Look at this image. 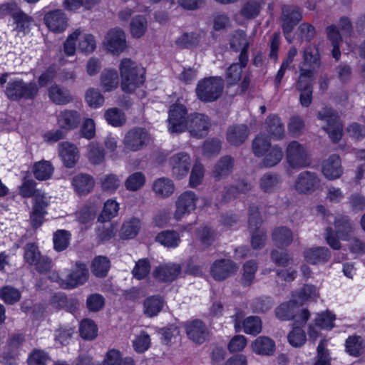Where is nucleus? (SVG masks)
Masks as SVG:
<instances>
[{
  "label": "nucleus",
  "instance_id": "a878e982",
  "mask_svg": "<svg viewBox=\"0 0 365 365\" xmlns=\"http://www.w3.org/2000/svg\"><path fill=\"white\" fill-rule=\"evenodd\" d=\"M49 204L48 200H42V196L37 195L36 202H34L33 210L30 213V221L32 227L38 228L44 220L45 215L47 213L46 208Z\"/></svg>",
  "mask_w": 365,
  "mask_h": 365
},
{
  "label": "nucleus",
  "instance_id": "20e7f679",
  "mask_svg": "<svg viewBox=\"0 0 365 365\" xmlns=\"http://www.w3.org/2000/svg\"><path fill=\"white\" fill-rule=\"evenodd\" d=\"M38 91L39 88L36 82L27 83L22 79H16L8 83L5 94L9 100L14 101L22 99L33 101L37 97Z\"/></svg>",
  "mask_w": 365,
  "mask_h": 365
},
{
  "label": "nucleus",
  "instance_id": "b1692460",
  "mask_svg": "<svg viewBox=\"0 0 365 365\" xmlns=\"http://www.w3.org/2000/svg\"><path fill=\"white\" fill-rule=\"evenodd\" d=\"M81 120V114L75 110L65 109L57 115V123L59 128L65 130L76 128Z\"/></svg>",
  "mask_w": 365,
  "mask_h": 365
},
{
  "label": "nucleus",
  "instance_id": "6e6552de",
  "mask_svg": "<svg viewBox=\"0 0 365 365\" xmlns=\"http://www.w3.org/2000/svg\"><path fill=\"white\" fill-rule=\"evenodd\" d=\"M187 110L180 103L170 106L168 117V130L172 133H180L185 130Z\"/></svg>",
  "mask_w": 365,
  "mask_h": 365
},
{
  "label": "nucleus",
  "instance_id": "f03ea898",
  "mask_svg": "<svg viewBox=\"0 0 365 365\" xmlns=\"http://www.w3.org/2000/svg\"><path fill=\"white\" fill-rule=\"evenodd\" d=\"M334 232L331 227L325 230V239L327 244L334 250H339L341 243L339 239L349 241L354 230V224L346 215H337L334 221Z\"/></svg>",
  "mask_w": 365,
  "mask_h": 365
},
{
  "label": "nucleus",
  "instance_id": "e433bc0d",
  "mask_svg": "<svg viewBox=\"0 0 365 365\" xmlns=\"http://www.w3.org/2000/svg\"><path fill=\"white\" fill-rule=\"evenodd\" d=\"M164 306V301L161 297L153 295L147 297L143 302V312L148 317L157 316Z\"/></svg>",
  "mask_w": 365,
  "mask_h": 365
},
{
  "label": "nucleus",
  "instance_id": "7c9ffc66",
  "mask_svg": "<svg viewBox=\"0 0 365 365\" xmlns=\"http://www.w3.org/2000/svg\"><path fill=\"white\" fill-rule=\"evenodd\" d=\"M330 252L327 247H312L304 252L306 261L312 264L327 262L330 258Z\"/></svg>",
  "mask_w": 365,
  "mask_h": 365
},
{
  "label": "nucleus",
  "instance_id": "680f3d73",
  "mask_svg": "<svg viewBox=\"0 0 365 365\" xmlns=\"http://www.w3.org/2000/svg\"><path fill=\"white\" fill-rule=\"evenodd\" d=\"M319 53L316 46H309L304 51V64L315 68L319 66Z\"/></svg>",
  "mask_w": 365,
  "mask_h": 365
},
{
  "label": "nucleus",
  "instance_id": "774afa93",
  "mask_svg": "<svg viewBox=\"0 0 365 365\" xmlns=\"http://www.w3.org/2000/svg\"><path fill=\"white\" fill-rule=\"evenodd\" d=\"M71 235L64 230H60L53 235V244L56 250L60 252L66 249L69 245Z\"/></svg>",
  "mask_w": 365,
  "mask_h": 365
},
{
  "label": "nucleus",
  "instance_id": "a19ab883",
  "mask_svg": "<svg viewBox=\"0 0 365 365\" xmlns=\"http://www.w3.org/2000/svg\"><path fill=\"white\" fill-rule=\"evenodd\" d=\"M153 190L156 195L165 198L173 193L175 185L170 179L160 178L154 181Z\"/></svg>",
  "mask_w": 365,
  "mask_h": 365
},
{
  "label": "nucleus",
  "instance_id": "4c0bfd02",
  "mask_svg": "<svg viewBox=\"0 0 365 365\" xmlns=\"http://www.w3.org/2000/svg\"><path fill=\"white\" fill-rule=\"evenodd\" d=\"M155 241L168 248L177 247L180 242V234L175 230H164L155 237Z\"/></svg>",
  "mask_w": 365,
  "mask_h": 365
},
{
  "label": "nucleus",
  "instance_id": "bf43d9fd",
  "mask_svg": "<svg viewBox=\"0 0 365 365\" xmlns=\"http://www.w3.org/2000/svg\"><path fill=\"white\" fill-rule=\"evenodd\" d=\"M271 147L269 138L264 135H257L252 142V150L256 156H262Z\"/></svg>",
  "mask_w": 365,
  "mask_h": 365
},
{
  "label": "nucleus",
  "instance_id": "4468645a",
  "mask_svg": "<svg viewBox=\"0 0 365 365\" xmlns=\"http://www.w3.org/2000/svg\"><path fill=\"white\" fill-rule=\"evenodd\" d=\"M183 327L188 338L195 343L201 344L208 338L207 328L200 319L187 321L183 324Z\"/></svg>",
  "mask_w": 365,
  "mask_h": 365
},
{
  "label": "nucleus",
  "instance_id": "e2e57ef3",
  "mask_svg": "<svg viewBox=\"0 0 365 365\" xmlns=\"http://www.w3.org/2000/svg\"><path fill=\"white\" fill-rule=\"evenodd\" d=\"M200 36L196 33H185L181 35L175 41L176 44L181 48H192L199 44Z\"/></svg>",
  "mask_w": 365,
  "mask_h": 365
},
{
  "label": "nucleus",
  "instance_id": "0eeeda50",
  "mask_svg": "<svg viewBox=\"0 0 365 365\" xmlns=\"http://www.w3.org/2000/svg\"><path fill=\"white\" fill-rule=\"evenodd\" d=\"M281 9L282 29L285 38H288V35L292 34L294 28L302 20V11L300 7L293 4H284Z\"/></svg>",
  "mask_w": 365,
  "mask_h": 365
},
{
  "label": "nucleus",
  "instance_id": "5701e85b",
  "mask_svg": "<svg viewBox=\"0 0 365 365\" xmlns=\"http://www.w3.org/2000/svg\"><path fill=\"white\" fill-rule=\"evenodd\" d=\"M230 47L235 51L241 49L239 56V61L242 65H247L248 62L247 50L249 48V43L247 39V35L243 31H237L233 34L230 40Z\"/></svg>",
  "mask_w": 365,
  "mask_h": 365
},
{
  "label": "nucleus",
  "instance_id": "423d86ee",
  "mask_svg": "<svg viewBox=\"0 0 365 365\" xmlns=\"http://www.w3.org/2000/svg\"><path fill=\"white\" fill-rule=\"evenodd\" d=\"M286 158L289 165L294 169L306 168L311 163L307 148L295 140L288 144Z\"/></svg>",
  "mask_w": 365,
  "mask_h": 365
},
{
  "label": "nucleus",
  "instance_id": "864d4df0",
  "mask_svg": "<svg viewBox=\"0 0 365 365\" xmlns=\"http://www.w3.org/2000/svg\"><path fill=\"white\" fill-rule=\"evenodd\" d=\"M79 331L83 339L92 340L97 336L98 329L93 320L86 319L81 322Z\"/></svg>",
  "mask_w": 365,
  "mask_h": 365
},
{
  "label": "nucleus",
  "instance_id": "de8ad7c7",
  "mask_svg": "<svg viewBox=\"0 0 365 365\" xmlns=\"http://www.w3.org/2000/svg\"><path fill=\"white\" fill-rule=\"evenodd\" d=\"M36 182L34 180H27L23 182L20 187V194L24 197H34V202H36L37 195L42 196V200H47L44 192L36 189Z\"/></svg>",
  "mask_w": 365,
  "mask_h": 365
},
{
  "label": "nucleus",
  "instance_id": "49530a36",
  "mask_svg": "<svg viewBox=\"0 0 365 365\" xmlns=\"http://www.w3.org/2000/svg\"><path fill=\"white\" fill-rule=\"evenodd\" d=\"M101 82L105 91H110L118 85V76L115 70H104L101 75Z\"/></svg>",
  "mask_w": 365,
  "mask_h": 365
},
{
  "label": "nucleus",
  "instance_id": "09e8293b",
  "mask_svg": "<svg viewBox=\"0 0 365 365\" xmlns=\"http://www.w3.org/2000/svg\"><path fill=\"white\" fill-rule=\"evenodd\" d=\"M257 264L254 260L247 261L243 266V273L240 279V283L244 287H248L252 284L257 271Z\"/></svg>",
  "mask_w": 365,
  "mask_h": 365
},
{
  "label": "nucleus",
  "instance_id": "2eb2a0df",
  "mask_svg": "<svg viewBox=\"0 0 365 365\" xmlns=\"http://www.w3.org/2000/svg\"><path fill=\"white\" fill-rule=\"evenodd\" d=\"M238 266L228 259L215 260L211 267V274L217 281H223L237 272Z\"/></svg>",
  "mask_w": 365,
  "mask_h": 365
},
{
  "label": "nucleus",
  "instance_id": "393cba45",
  "mask_svg": "<svg viewBox=\"0 0 365 365\" xmlns=\"http://www.w3.org/2000/svg\"><path fill=\"white\" fill-rule=\"evenodd\" d=\"M301 306L297 299H291L289 302L281 304L275 309L276 317L282 321L293 319L295 322L296 319H301V313L297 314V309Z\"/></svg>",
  "mask_w": 365,
  "mask_h": 365
},
{
  "label": "nucleus",
  "instance_id": "2f4dec72",
  "mask_svg": "<svg viewBox=\"0 0 365 365\" xmlns=\"http://www.w3.org/2000/svg\"><path fill=\"white\" fill-rule=\"evenodd\" d=\"M249 130L246 125H236L228 128L227 139L233 145H240L247 138Z\"/></svg>",
  "mask_w": 365,
  "mask_h": 365
},
{
  "label": "nucleus",
  "instance_id": "ddd939ff",
  "mask_svg": "<svg viewBox=\"0 0 365 365\" xmlns=\"http://www.w3.org/2000/svg\"><path fill=\"white\" fill-rule=\"evenodd\" d=\"M310 316V312L307 309H303L301 311V319H296L293 324V329L288 334V341L289 344L295 347L302 346L306 341V334L301 329L304 326Z\"/></svg>",
  "mask_w": 365,
  "mask_h": 365
},
{
  "label": "nucleus",
  "instance_id": "5fc2aeb1",
  "mask_svg": "<svg viewBox=\"0 0 365 365\" xmlns=\"http://www.w3.org/2000/svg\"><path fill=\"white\" fill-rule=\"evenodd\" d=\"M363 339L360 336H349L345 343L346 352L353 356H359L364 348Z\"/></svg>",
  "mask_w": 365,
  "mask_h": 365
},
{
  "label": "nucleus",
  "instance_id": "4be33fe9",
  "mask_svg": "<svg viewBox=\"0 0 365 365\" xmlns=\"http://www.w3.org/2000/svg\"><path fill=\"white\" fill-rule=\"evenodd\" d=\"M59 155L66 168H73L79 159V151L78 148L68 141L58 144Z\"/></svg>",
  "mask_w": 365,
  "mask_h": 365
},
{
  "label": "nucleus",
  "instance_id": "f257e3e1",
  "mask_svg": "<svg viewBox=\"0 0 365 365\" xmlns=\"http://www.w3.org/2000/svg\"><path fill=\"white\" fill-rule=\"evenodd\" d=\"M119 69L121 76V88L123 91L131 93L145 82V68L131 59H123Z\"/></svg>",
  "mask_w": 365,
  "mask_h": 365
},
{
  "label": "nucleus",
  "instance_id": "f8f14e48",
  "mask_svg": "<svg viewBox=\"0 0 365 365\" xmlns=\"http://www.w3.org/2000/svg\"><path fill=\"white\" fill-rule=\"evenodd\" d=\"M149 140V135L145 129L136 128L126 133L123 143L126 149L137 151L143 148Z\"/></svg>",
  "mask_w": 365,
  "mask_h": 365
},
{
  "label": "nucleus",
  "instance_id": "8fccbe9b",
  "mask_svg": "<svg viewBox=\"0 0 365 365\" xmlns=\"http://www.w3.org/2000/svg\"><path fill=\"white\" fill-rule=\"evenodd\" d=\"M88 158L93 164L98 165L102 163L105 159L103 148L98 143L91 142L88 145Z\"/></svg>",
  "mask_w": 365,
  "mask_h": 365
},
{
  "label": "nucleus",
  "instance_id": "72a5a7b5",
  "mask_svg": "<svg viewBox=\"0 0 365 365\" xmlns=\"http://www.w3.org/2000/svg\"><path fill=\"white\" fill-rule=\"evenodd\" d=\"M265 129L274 139L280 140L284 135V125L277 115H269L265 120Z\"/></svg>",
  "mask_w": 365,
  "mask_h": 365
},
{
  "label": "nucleus",
  "instance_id": "9b49d317",
  "mask_svg": "<svg viewBox=\"0 0 365 365\" xmlns=\"http://www.w3.org/2000/svg\"><path fill=\"white\" fill-rule=\"evenodd\" d=\"M320 187V180L315 173L303 171L299 174L295 182L296 190L301 194H312Z\"/></svg>",
  "mask_w": 365,
  "mask_h": 365
},
{
  "label": "nucleus",
  "instance_id": "13d9d810",
  "mask_svg": "<svg viewBox=\"0 0 365 365\" xmlns=\"http://www.w3.org/2000/svg\"><path fill=\"white\" fill-rule=\"evenodd\" d=\"M244 331L247 334L257 335L262 331V321L257 316H250L242 322Z\"/></svg>",
  "mask_w": 365,
  "mask_h": 365
},
{
  "label": "nucleus",
  "instance_id": "a18cd8bd",
  "mask_svg": "<svg viewBox=\"0 0 365 365\" xmlns=\"http://www.w3.org/2000/svg\"><path fill=\"white\" fill-rule=\"evenodd\" d=\"M196 235L202 245L208 247L215 242L217 233L214 229L204 225L196 230Z\"/></svg>",
  "mask_w": 365,
  "mask_h": 365
},
{
  "label": "nucleus",
  "instance_id": "7ed1b4c3",
  "mask_svg": "<svg viewBox=\"0 0 365 365\" xmlns=\"http://www.w3.org/2000/svg\"><path fill=\"white\" fill-rule=\"evenodd\" d=\"M225 82L222 77L210 76L200 80L196 86L195 93L203 103L217 101L222 95Z\"/></svg>",
  "mask_w": 365,
  "mask_h": 365
},
{
  "label": "nucleus",
  "instance_id": "338daca9",
  "mask_svg": "<svg viewBox=\"0 0 365 365\" xmlns=\"http://www.w3.org/2000/svg\"><path fill=\"white\" fill-rule=\"evenodd\" d=\"M85 98L88 105L93 108L101 106L104 103V97L98 89L94 88H91L87 90Z\"/></svg>",
  "mask_w": 365,
  "mask_h": 365
},
{
  "label": "nucleus",
  "instance_id": "9d476101",
  "mask_svg": "<svg viewBox=\"0 0 365 365\" xmlns=\"http://www.w3.org/2000/svg\"><path fill=\"white\" fill-rule=\"evenodd\" d=\"M198 200V196L191 190L185 191L180 194L175 202V219L180 220L185 215L194 211Z\"/></svg>",
  "mask_w": 365,
  "mask_h": 365
},
{
  "label": "nucleus",
  "instance_id": "f3484780",
  "mask_svg": "<svg viewBox=\"0 0 365 365\" xmlns=\"http://www.w3.org/2000/svg\"><path fill=\"white\" fill-rule=\"evenodd\" d=\"M173 176L180 180L186 176L190 168V158L186 153L182 152L173 155L169 159Z\"/></svg>",
  "mask_w": 365,
  "mask_h": 365
},
{
  "label": "nucleus",
  "instance_id": "dca6fc26",
  "mask_svg": "<svg viewBox=\"0 0 365 365\" xmlns=\"http://www.w3.org/2000/svg\"><path fill=\"white\" fill-rule=\"evenodd\" d=\"M104 43L110 52L119 54L126 48L125 34L120 29H111L108 32Z\"/></svg>",
  "mask_w": 365,
  "mask_h": 365
},
{
  "label": "nucleus",
  "instance_id": "3c124183",
  "mask_svg": "<svg viewBox=\"0 0 365 365\" xmlns=\"http://www.w3.org/2000/svg\"><path fill=\"white\" fill-rule=\"evenodd\" d=\"M147 29V20L145 16L138 15L134 17L130 24V30L135 38L143 36Z\"/></svg>",
  "mask_w": 365,
  "mask_h": 365
},
{
  "label": "nucleus",
  "instance_id": "cd10ccee",
  "mask_svg": "<svg viewBox=\"0 0 365 365\" xmlns=\"http://www.w3.org/2000/svg\"><path fill=\"white\" fill-rule=\"evenodd\" d=\"M180 272V264L170 263L157 267L153 272V276L162 282H172L178 277Z\"/></svg>",
  "mask_w": 365,
  "mask_h": 365
},
{
  "label": "nucleus",
  "instance_id": "ea45409f",
  "mask_svg": "<svg viewBox=\"0 0 365 365\" xmlns=\"http://www.w3.org/2000/svg\"><path fill=\"white\" fill-rule=\"evenodd\" d=\"M53 170L54 168L51 163L45 160L36 162L32 168L34 175L38 180H46L51 178Z\"/></svg>",
  "mask_w": 365,
  "mask_h": 365
},
{
  "label": "nucleus",
  "instance_id": "a211bd4d",
  "mask_svg": "<svg viewBox=\"0 0 365 365\" xmlns=\"http://www.w3.org/2000/svg\"><path fill=\"white\" fill-rule=\"evenodd\" d=\"M88 279V269L84 264L76 263L75 269L68 274L66 279H61L60 286L63 289H73L83 284Z\"/></svg>",
  "mask_w": 365,
  "mask_h": 365
},
{
  "label": "nucleus",
  "instance_id": "c85d7f7f",
  "mask_svg": "<svg viewBox=\"0 0 365 365\" xmlns=\"http://www.w3.org/2000/svg\"><path fill=\"white\" fill-rule=\"evenodd\" d=\"M271 236L274 245L279 248L289 246L294 240L292 231L286 226L275 227L272 230Z\"/></svg>",
  "mask_w": 365,
  "mask_h": 365
},
{
  "label": "nucleus",
  "instance_id": "473e14b6",
  "mask_svg": "<svg viewBox=\"0 0 365 365\" xmlns=\"http://www.w3.org/2000/svg\"><path fill=\"white\" fill-rule=\"evenodd\" d=\"M48 96L56 105H66L73 101L69 90L56 84L49 88Z\"/></svg>",
  "mask_w": 365,
  "mask_h": 365
},
{
  "label": "nucleus",
  "instance_id": "69168bd1",
  "mask_svg": "<svg viewBox=\"0 0 365 365\" xmlns=\"http://www.w3.org/2000/svg\"><path fill=\"white\" fill-rule=\"evenodd\" d=\"M118 204L112 200H108L104 204L103 209L98 217V221L106 222L115 217L118 211Z\"/></svg>",
  "mask_w": 365,
  "mask_h": 365
},
{
  "label": "nucleus",
  "instance_id": "37998d69",
  "mask_svg": "<svg viewBox=\"0 0 365 365\" xmlns=\"http://www.w3.org/2000/svg\"><path fill=\"white\" fill-rule=\"evenodd\" d=\"M327 34L329 40L333 46L332 56L338 61L341 56L339 45L342 41L341 34L335 25H331L327 28Z\"/></svg>",
  "mask_w": 365,
  "mask_h": 365
},
{
  "label": "nucleus",
  "instance_id": "6ab92c4d",
  "mask_svg": "<svg viewBox=\"0 0 365 365\" xmlns=\"http://www.w3.org/2000/svg\"><path fill=\"white\" fill-rule=\"evenodd\" d=\"M43 20L48 29L54 33H62L68 26V18L60 9L48 11Z\"/></svg>",
  "mask_w": 365,
  "mask_h": 365
},
{
  "label": "nucleus",
  "instance_id": "6e6d98bb",
  "mask_svg": "<svg viewBox=\"0 0 365 365\" xmlns=\"http://www.w3.org/2000/svg\"><path fill=\"white\" fill-rule=\"evenodd\" d=\"M0 297L6 304H14L20 300L21 294L16 288L4 286L0 289Z\"/></svg>",
  "mask_w": 365,
  "mask_h": 365
},
{
  "label": "nucleus",
  "instance_id": "39448f33",
  "mask_svg": "<svg viewBox=\"0 0 365 365\" xmlns=\"http://www.w3.org/2000/svg\"><path fill=\"white\" fill-rule=\"evenodd\" d=\"M317 118L326 123L322 128L328 133L331 141L338 143L343 135V125L338 113L331 108L324 107L318 111Z\"/></svg>",
  "mask_w": 365,
  "mask_h": 365
},
{
  "label": "nucleus",
  "instance_id": "4d7b16f0",
  "mask_svg": "<svg viewBox=\"0 0 365 365\" xmlns=\"http://www.w3.org/2000/svg\"><path fill=\"white\" fill-rule=\"evenodd\" d=\"M145 176L141 172H135L130 175L125 182V187L128 190L137 191L145 184Z\"/></svg>",
  "mask_w": 365,
  "mask_h": 365
},
{
  "label": "nucleus",
  "instance_id": "c03bdc74",
  "mask_svg": "<svg viewBox=\"0 0 365 365\" xmlns=\"http://www.w3.org/2000/svg\"><path fill=\"white\" fill-rule=\"evenodd\" d=\"M313 71L311 69L300 68V76L296 83L299 92L313 91Z\"/></svg>",
  "mask_w": 365,
  "mask_h": 365
},
{
  "label": "nucleus",
  "instance_id": "603ef678",
  "mask_svg": "<svg viewBox=\"0 0 365 365\" xmlns=\"http://www.w3.org/2000/svg\"><path fill=\"white\" fill-rule=\"evenodd\" d=\"M104 117L109 124L115 127L123 125L126 120L125 114L117 108L108 109L105 112Z\"/></svg>",
  "mask_w": 365,
  "mask_h": 365
},
{
  "label": "nucleus",
  "instance_id": "f704fd0d",
  "mask_svg": "<svg viewBox=\"0 0 365 365\" xmlns=\"http://www.w3.org/2000/svg\"><path fill=\"white\" fill-rule=\"evenodd\" d=\"M253 351L259 355H272L275 349L274 341L267 336H259L252 344Z\"/></svg>",
  "mask_w": 365,
  "mask_h": 365
},
{
  "label": "nucleus",
  "instance_id": "1a4fd4ad",
  "mask_svg": "<svg viewBox=\"0 0 365 365\" xmlns=\"http://www.w3.org/2000/svg\"><path fill=\"white\" fill-rule=\"evenodd\" d=\"M210 127L209 118L202 113L191 114L186 122V128L193 138H202L207 135Z\"/></svg>",
  "mask_w": 365,
  "mask_h": 365
},
{
  "label": "nucleus",
  "instance_id": "79ce46f5",
  "mask_svg": "<svg viewBox=\"0 0 365 365\" xmlns=\"http://www.w3.org/2000/svg\"><path fill=\"white\" fill-rule=\"evenodd\" d=\"M110 261L106 256L96 257L91 264V272L97 277L104 278L108 275L110 268Z\"/></svg>",
  "mask_w": 365,
  "mask_h": 365
},
{
  "label": "nucleus",
  "instance_id": "052dcab7",
  "mask_svg": "<svg viewBox=\"0 0 365 365\" xmlns=\"http://www.w3.org/2000/svg\"><path fill=\"white\" fill-rule=\"evenodd\" d=\"M106 304L104 297L98 293H93L88 296L86 305L89 312H98L102 310Z\"/></svg>",
  "mask_w": 365,
  "mask_h": 365
},
{
  "label": "nucleus",
  "instance_id": "c756f323",
  "mask_svg": "<svg viewBox=\"0 0 365 365\" xmlns=\"http://www.w3.org/2000/svg\"><path fill=\"white\" fill-rule=\"evenodd\" d=\"M322 172L324 176L330 180L339 178L342 174L339 156L334 154L326 160L323 163Z\"/></svg>",
  "mask_w": 365,
  "mask_h": 365
},
{
  "label": "nucleus",
  "instance_id": "58836bf2",
  "mask_svg": "<svg viewBox=\"0 0 365 365\" xmlns=\"http://www.w3.org/2000/svg\"><path fill=\"white\" fill-rule=\"evenodd\" d=\"M282 181L279 175L267 173L261 177L259 180V187L264 192H272L279 187Z\"/></svg>",
  "mask_w": 365,
  "mask_h": 365
},
{
  "label": "nucleus",
  "instance_id": "c9c22d12",
  "mask_svg": "<svg viewBox=\"0 0 365 365\" xmlns=\"http://www.w3.org/2000/svg\"><path fill=\"white\" fill-rule=\"evenodd\" d=\"M72 185L78 194L86 195L93 190L94 180L88 175L79 174L73 178Z\"/></svg>",
  "mask_w": 365,
  "mask_h": 365
},
{
  "label": "nucleus",
  "instance_id": "aec40b11",
  "mask_svg": "<svg viewBox=\"0 0 365 365\" xmlns=\"http://www.w3.org/2000/svg\"><path fill=\"white\" fill-rule=\"evenodd\" d=\"M0 11L4 15L11 16L18 26L24 28L31 21L29 16L19 7L15 2L3 4L0 6Z\"/></svg>",
  "mask_w": 365,
  "mask_h": 365
},
{
  "label": "nucleus",
  "instance_id": "bb28decb",
  "mask_svg": "<svg viewBox=\"0 0 365 365\" xmlns=\"http://www.w3.org/2000/svg\"><path fill=\"white\" fill-rule=\"evenodd\" d=\"M234 158L230 155H225L221 157L215 163L213 170L212 176L215 180H220L229 176L234 168Z\"/></svg>",
  "mask_w": 365,
  "mask_h": 365
},
{
  "label": "nucleus",
  "instance_id": "0e129e2a",
  "mask_svg": "<svg viewBox=\"0 0 365 365\" xmlns=\"http://www.w3.org/2000/svg\"><path fill=\"white\" fill-rule=\"evenodd\" d=\"M139 228L140 221L136 218L125 222L121 227V237L123 239L133 238L138 234Z\"/></svg>",
  "mask_w": 365,
  "mask_h": 365
},
{
  "label": "nucleus",
  "instance_id": "412c9836",
  "mask_svg": "<svg viewBox=\"0 0 365 365\" xmlns=\"http://www.w3.org/2000/svg\"><path fill=\"white\" fill-rule=\"evenodd\" d=\"M0 11L4 15L11 16L18 26L24 28L31 21L29 16L19 7L15 2L3 4L0 6Z\"/></svg>",
  "mask_w": 365,
  "mask_h": 365
}]
</instances>
